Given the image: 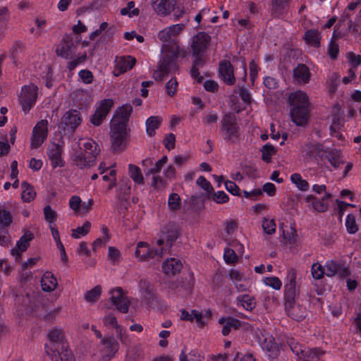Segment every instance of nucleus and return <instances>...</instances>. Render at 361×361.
<instances>
[{"instance_id": "1", "label": "nucleus", "mask_w": 361, "mask_h": 361, "mask_svg": "<svg viewBox=\"0 0 361 361\" xmlns=\"http://www.w3.org/2000/svg\"><path fill=\"white\" fill-rule=\"evenodd\" d=\"M163 58L160 60L157 69L153 73V78L156 80L161 81L169 73L176 71L178 66L176 63V59L180 56L185 57L186 51L179 49L176 42L171 44H164L161 49Z\"/></svg>"}, {"instance_id": "2", "label": "nucleus", "mask_w": 361, "mask_h": 361, "mask_svg": "<svg viewBox=\"0 0 361 361\" xmlns=\"http://www.w3.org/2000/svg\"><path fill=\"white\" fill-rule=\"evenodd\" d=\"M292 121L297 126L305 125L309 119L310 101L307 94L298 90L289 94L288 98Z\"/></svg>"}, {"instance_id": "3", "label": "nucleus", "mask_w": 361, "mask_h": 361, "mask_svg": "<svg viewBox=\"0 0 361 361\" xmlns=\"http://www.w3.org/2000/svg\"><path fill=\"white\" fill-rule=\"evenodd\" d=\"M78 145L80 150H75L71 157L73 164L80 169L94 165L96 157L100 152L98 144L92 140H87Z\"/></svg>"}, {"instance_id": "4", "label": "nucleus", "mask_w": 361, "mask_h": 361, "mask_svg": "<svg viewBox=\"0 0 361 361\" xmlns=\"http://www.w3.org/2000/svg\"><path fill=\"white\" fill-rule=\"evenodd\" d=\"M110 137L111 147L114 152L122 151L126 147L127 138L126 125L118 118L111 121Z\"/></svg>"}, {"instance_id": "5", "label": "nucleus", "mask_w": 361, "mask_h": 361, "mask_svg": "<svg viewBox=\"0 0 361 361\" xmlns=\"http://www.w3.org/2000/svg\"><path fill=\"white\" fill-rule=\"evenodd\" d=\"M49 342L45 345L47 355L52 361L59 360V354L55 353L56 348L66 343L65 334L62 329L52 328L48 333Z\"/></svg>"}, {"instance_id": "6", "label": "nucleus", "mask_w": 361, "mask_h": 361, "mask_svg": "<svg viewBox=\"0 0 361 361\" xmlns=\"http://www.w3.org/2000/svg\"><path fill=\"white\" fill-rule=\"evenodd\" d=\"M220 131L225 140L235 142L239 135V127L235 118L226 114L221 121Z\"/></svg>"}, {"instance_id": "7", "label": "nucleus", "mask_w": 361, "mask_h": 361, "mask_svg": "<svg viewBox=\"0 0 361 361\" xmlns=\"http://www.w3.org/2000/svg\"><path fill=\"white\" fill-rule=\"evenodd\" d=\"M37 92L38 88L34 84H30L22 87L19 101L24 113L29 112L36 103Z\"/></svg>"}, {"instance_id": "8", "label": "nucleus", "mask_w": 361, "mask_h": 361, "mask_svg": "<svg viewBox=\"0 0 361 361\" xmlns=\"http://www.w3.org/2000/svg\"><path fill=\"white\" fill-rule=\"evenodd\" d=\"M178 238V231L173 224H168L164 226L161 230L157 244L161 247L163 252H166L172 246L173 243Z\"/></svg>"}, {"instance_id": "9", "label": "nucleus", "mask_w": 361, "mask_h": 361, "mask_svg": "<svg viewBox=\"0 0 361 361\" xmlns=\"http://www.w3.org/2000/svg\"><path fill=\"white\" fill-rule=\"evenodd\" d=\"M102 346L100 361H110L119 350V343L112 335H106L100 341Z\"/></svg>"}, {"instance_id": "10", "label": "nucleus", "mask_w": 361, "mask_h": 361, "mask_svg": "<svg viewBox=\"0 0 361 361\" xmlns=\"http://www.w3.org/2000/svg\"><path fill=\"white\" fill-rule=\"evenodd\" d=\"M110 302L116 306V308L122 313H127L130 305V301L123 290L116 287L109 291Z\"/></svg>"}, {"instance_id": "11", "label": "nucleus", "mask_w": 361, "mask_h": 361, "mask_svg": "<svg viewBox=\"0 0 361 361\" xmlns=\"http://www.w3.org/2000/svg\"><path fill=\"white\" fill-rule=\"evenodd\" d=\"M76 46L74 44L73 37L70 35L63 37L60 42L56 45V54L65 59H71L75 53Z\"/></svg>"}, {"instance_id": "12", "label": "nucleus", "mask_w": 361, "mask_h": 361, "mask_svg": "<svg viewBox=\"0 0 361 361\" xmlns=\"http://www.w3.org/2000/svg\"><path fill=\"white\" fill-rule=\"evenodd\" d=\"M48 133V121L45 119L39 121L34 127L31 137V147L37 149L46 140Z\"/></svg>"}, {"instance_id": "13", "label": "nucleus", "mask_w": 361, "mask_h": 361, "mask_svg": "<svg viewBox=\"0 0 361 361\" xmlns=\"http://www.w3.org/2000/svg\"><path fill=\"white\" fill-rule=\"evenodd\" d=\"M164 254L163 249L156 250L149 247L144 242H139L137 244L135 255L139 261H147L154 258L156 256L161 257Z\"/></svg>"}, {"instance_id": "14", "label": "nucleus", "mask_w": 361, "mask_h": 361, "mask_svg": "<svg viewBox=\"0 0 361 361\" xmlns=\"http://www.w3.org/2000/svg\"><path fill=\"white\" fill-rule=\"evenodd\" d=\"M114 106L111 99H102L97 107L94 114L92 116L91 122L94 126H99L105 119L107 114Z\"/></svg>"}, {"instance_id": "15", "label": "nucleus", "mask_w": 361, "mask_h": 361, "mask_svg": "<svg viewBox=\"0 0 361 361\" xmlns=\"http://www.w3.org/2000/svg\"><path fill=\"white\" fill-rule=\"evenodd\" d=\"M34 238V235L30 231H26L20 239L16 242V245L13 247L10 253L16 261L18 262L22 257V255L30 246V242Z\"/></svg>"}, {"instance_id": "16", "label": "nucleus", "mask_w": 361, "mask_h": 361, "mask_svg": "<svg viewBox=\"0 0 361 361\" xmlns=\"http://www.w3.org/2000/svg\"><path fill=\"white\" fill-rule=\"evenodd\" d=\"M113 74L118 76L133 68L136 63V59L132 56H116L114 60Z\"/></svg>"}, {"instance_id": "17", "label": "nucleus", "mask_w": 361, "mask_h": 361, "mask_svg": "<svg viewBox=\"0 0 361 361\" xmlns=\"http://www.w3.org/2000/svg\"><path fill=\"white\" fill-rule=\"evenodd\" d=\"M286 311L289 317L296 321H301L307 315V310L299 303H296L294 298H286Z\"/></svg>"}, {"instance_id": "18", "label": "nucleus", "mask_w": 361, "mask_h": 361, "mask_svg": "<svg viewBox=\"0 0 361 361\" xmlns=\"http://www.w3.org/2000/svg\"><path fill=\"white\" fill-rule=\"evenodd\" d=\"M185 25L183 23L173 25L159 31L158 38L164 44H171L176 38L183 30Z\"/></svg>"}, {"instance_id": "19", "label": "nucleus", "mask_w": 361, "mask_h": 361, "mask_svg": "<svg viewBox=\"0 0 361 361\" xmlns=\"http://www.w3.org/2000/svg\"><path fill=\"white\" fill-rule=\"evenodd\" d=\"M210 40L208 34L204 32H200L192 39L191 48L193 56L202 55L207 49Z\"/></svg>"}, {"instance_id": "20", "label": "nucleus", "mask_w": 361, "mask_h": 361, "mask_svg": "<svg viewBox=\"0 0 361 361\" xmlns=\"http://www.w3.org/2000/svg\"><path fill=\"white\" fill-rule=\"evenodd\" d=\"M324 267L325 274L329 277L334 276L336 274L341 277H346L350 274L348 269L343 264L334 260L327 261Z\"/></svg>"}, {"instance_id": "21", "label": "nucleus", "mask_w": 361, "mask_h": 361, "mask_svg": "<svg viewBox=\"0 0 361 361\" xmlns=\"http://www.w3.org/2000/svg\"><path fill=\"white\" fill-rule=\"evenodd\" d=\"M63 149L61 145L56 143H51L47 149V154L53 168L62 167L64 162L62 159Z\"/></svg>"}, {"instance_id": "22", "label": "nucleus", "mask_w": 361, "mask_h": 361, "mask_svg": "<svg viewBox=\"0 0 361 361\" xmlns=\"http://www.w3.org/2000/svg\"><path fill=\"white\" fill-rule=\"evenodd\" d=\"M176 0H152L151 5L155 13L160 16H167L171 13Z\"/></svg>"}, {"instance_id": "23", "label": "nucleus", "mask_w": 361, "mask_h": 361, "mask_svg": "<svg viewBox=\"0 0 361 361\" xmlns=\"http://www.w3.org/2000/svg\"><path fill=\"white\" fill-rule=\"evenodd\" d=\"M311 73L305 64H298L293 69V82L298 85H305L310 80Z\"/></svg>"}, {"instance_id": "24", "label": "nucleus", "mask_w": 361, "mask_h": 361, "mask_svg": "<svg viewBox=\"0 0 361 361\" xmlns=\"http://www.w3.org/2000/svg\"><path fill=\"white\" fill-rule=\"evenodd\" d=\"M331 194L326 192L322 199H318L312 195L305 196V200L307 202H312L313 209L319 212H324L329 207L328 201L331 199Z\"/></svg>"}, {"instance_id": "25", "label": "nucleus", "mask_w": 361, "mask_h": 361, "mask_svg": "<svg viewBox=\"0 0 361 361\" xmlns=\"http://www.w3.org/2000/svg\"><path fill=\"white\" fill-rule=\"evenodd\" d=\"M296 276L297 272L295 269L291 268L288 271L287 283L284 286L286 298H295L297 294Z\"/></svg>"}, {"instance_id": "26", "label": "nucleus", "mask_w": 361, "mask_h": 361, "mask_svg": "<svg viewBox=\"0 0 361 361\" xmlns=\"http://www.w3.org/2000/svg\"><path fill=\"white\" fill-rule=\"evenodd\" d=\"M219 74L227 85H232L235 83L233 68L229 61H224L220 63Z\"/></svg>"}, {"instance_id": "27", "label": "nucleus", "mask_w": 361, "mask_h": 361, "mask_svg": "<svg viewBox=\"0 0 361 361\" xmlns=\"http://www.w3.org/2000/svg\"><path fill=\"white\" fill-rule=\"evenodd\" d=\"M62 121L66 126L75 130L80 125L82 118L80 114L74 110L66 112L62 117Z\"/></svg>"}, {"instance_id": "28", "label": "nucleus", "mask_w": 361, "mask_h": 361, "mask_svg": "<svg viewBox=\"0 0 361 361\" xmlns=\"http://www.w3.org/2000/svg\"><path fill=\"white\" fill-rule=\"evenodd\" d=\"M182 266L180 260L171 258L164 262L162 269L166 275L173 276L180 271Z\"/></svg>"}, {"instance_id": "29", "label": "nucleus", "mask_w": 361, "mask_h": 361, "mask_svg": "<svg viewBox=\"0 0 361 361\" xmlns=\"http://www.w3.org/2000/svg\"><path fill=\"white\" fill-rule=\"evenodd\" d=\"M57 285V279L51 272L44 274L41 279V286L44 291L51 292L56 288Z\"/></svg>"}, {"instance_id": "30", "label": "nucleus", "mask_w": 361, "mask_h": 361, "mask_svg": "<svg viewBox=\"0 0 361 361\" xmlns=\"http://www.w3.org/2000/svg\"><path fill=\"white\" fill-rule=\"evenodd\" d=\"M262 337L258 338V341L262 348L267 350L269 352H271L274 354V357L277 355L278 347L276 343L272 336H266L265 334L261 333Z\"/></svg>"}, {"instance_id": "31", "label": "nucleus", "mask_w": 361, "mask_h": 361, "mask_svg": "<svg viewBox=\"0 0 361 361\" xmlns=\"http://www.w3.org/2000/svg\"><path fill=\"white\" fill-rule=\"evenodd\" d=\"M325 157L334 169H338L344 164L342 154L340 150L334 149L325 151Z\"/></svg>"}, {"instance_id": "32", "label": "nucleus", "mask_w": 361, "mask_h": 361, "mask_svg": "<svg viewBox=\"0 0 361 361\" xmlns=\"http://www.w3.org/2000/svg\"><path fill=\"white\" fill-rule=\"evenodd\" d=\"M219 322L223 326L221 332L224 336H227L231 332V329H236L240 326L239 320L231 317H222Z\"/></svg>"}, {"instance_id": "33", "label": "nucleus", "mask_w": 361, "mask_h": 361, "mask_svg": "<svg viewBox=\"0 0 361 361\" xmlns=\"http://www.w3.org/2000/svg\"><path fill=\"white\" fill-rule=\"evenodd\" d=\"M291 0H271L272 13L280 17L286 13Z\"/></svg>"}, {"instance_id": "34", "label": "nucleus", "mask_w": 361, "mask_h": 361, "mask_svg": "<svg viewBox=\"0 0 361 361\" xmlns=\"http://www.w3.org/2000/svg\"><path fill=\"white\" fill-rule=\"evenodd\" d=\"M13 221V216L9 210H8L6 204H0V226L8 228Z\"/></svg>"}, {"instance_id": "35", "label": "nucleus", "mask_w": 361, "mask_h": 361, "mask_svg": "<svg viewBox=\"0 0 361 361\" xmlns=\"http://www.w3.org/2000/svg\"><path fill=\"white\" fill-rule=\"evenodd\" d=\"M128 175L135 184L142 185L144 183V176L137 166L130 164L128 165Z\"/></svg>"}, {"instance_id": "36", "label": "nucleus", "mask_w": 361, "mask_h": 361, "mask_svg": "<svg viewBox=\"0 0 361 361\" xmlns=\"http://www.w3.org/2000/svg\"><path fill=\"white\" fill-rule=\"evenodd\" d=\"M291 183L300 191L306 192L309 190L310 185L308 182L303 179L302 176L298 173H293L290 177Z\"/></svg>"}, {"instance_id": "37", "label": "nucleus", "mask_w": 361, "mask_h": 361, "mask_svg": "<svg viewBox=\"0 0 361 361\" xmlns=\"http://www.w3.org/2000/svg\"><path fill=\"white\" fill-rule=\"evenodd\" d=\"M133 111V107L130 104H125L116 111V114L113 118H118L127 126V121Z\"/></svg>"}, {"instance_id": "38", "label": "nucleus", "mask_w": 361, "mask_h": 361, "mask_svg": "<svg viewBox=\"0 0 361 361\" xmlns=\"http://www.w3.org/2000/svg\"><path fill=\"white\" fill-rule=\"evenodd\" d=\"M306 42L313 47H318L320 45V34L317 30H310L305 34Z\"/></svg>"}, {"instance_id": "39", "label": "nucleus", "mask_w": 361, "mask_h": 361, "mask_svg": "<svg viewBox=\"0 0 361 361\" xmlns=\"http://www.w3.org/2000/svg\"><path fill=\"white\" fill-rule=\"evenodd\" d=\"M21 188L23 189L21 198L24 202H30L35 199L36 192L29 183L23 182L21 183Z\"/></svg>"}, {"instance_id": "40", "label": "nucleus", "mask_w": 361, "mask_h": 361, "mask_svg": "<svg viewBox=\"0 0 361 361\" xmlns=\"http://www.w3.org/2000/svg\"><path fill=\"white\" fill-rule=\"evenodd\" d=\"M162 118L159 116H150L146 121V131L149 136L155 133V130L159 128Z\"/></svg>"}, {"instance_id": "41", "label": "nucleus", "mask_w": 361, "mask_h": 361, "mask_svg": "<svg viewBox=\"0 0 361 361\" xmlns=\"http://www.w3.org/2000/svg\"><path fill=\"white\" fill-rule=\"evenodd\" d=\"M322 151V146L317 142H311L302 147V153L309 157L320 155Z\"/></svg>"}, {"instance_id": "42", "label": "nucleus", "mask_w": 361, "mask_h": 361, "mask_svg": "<svg viewBox=\"0 0 361 361\" xmlns=\"http://www.w3.org/2000/svg\"><path fill=\"white\" fill-rule=\"evenodd\" d=\"M324 354V352L317 349L304 350V355H301L300 359H303L305 361H319L321 356Z\"/></svg>"}, {"instance_id": "43", "label": "nucleus", "mask_w": 361, "mask_h": 361, "mask_svg": "<svg viewBox=\"0 0 361 361\" xmlns=\"http://www.w3.org/2000/svg\"><path fill=\"white\" fill-rule=\"evenodd\" d=\"M55 353L59 354V360L61 359L62 361H72L73 360V355L68 348L67 342L60 345L59 348H56Z\"/></svg>"}, {"instance_id": "44", "label": "nucleus", "mask_w": 361, "mask_h": 361, "mask_svg": "<svg viewBox=\"0 0 361 361\" xmlns=\"http://www.w3.org/2000/svg\"><path fill=\"white\" fill-rule=\"evenodd\" d=\"M104 326L114 331L121 325L118 324L116 317L113 313H107L102 319Z\"/></svg>"}, {"instance_id": "45", "label": "nucleus", "mask_w": 361, "mask_h": 361, "mask_svg": "<svg viewBox=\"0 0 361 361\" xmlns=\"http://www.w3.org/2000/svg\"><path fill=\"white\" fill-rule=\"evenodd\" d=\"M115 334L117 338L120 341L121 344L125 346H129L131 343V338L128 334L126 329L121 326L115 330Z\"/></svg>"}, {"instance_id": "46", "label": "nucleus", "mask_w": 361, "mask_h": 361, "mask_svg": "<svg viewBox=\"0 0 361 361\" xmlns=\"http://www.w3.org/2000/svg\"><path fill=\"white\" fill-rule=\"evenodd\" d=\"M238 302L247 310L252 311L255 307V301L252 297L248 295H243L238 297Z\"/></svg>"}, {"instance_id": "47", "label": "nucleus", "mask_w": 361, "mask_h": 361, "mask_svg": "<svg viewBox=\"0 0 361 361\" xmlns=\"http://www.w3.org/2000/svg\"><path fill=\"white\" fill-rule=\"evenodd\" d=\"M102 294V287L99 285L94 286L92 289L88 290L85 295V299L90 303L97 302Z\"/></svg>"}, {"instance_id": "48", "label": "nucleus", "mask_w": 361, "mask_h": 361, "mask_svg": "<svg viewBox=\"0 0 361 361\" xmlns=\"http://www.w3.org/2000/svg\"><path fill=\"white\" fill-rule=\"evenodd\" d=\"M90 228L91 224L89 221H85L82 226L71 230V236L75 239L85 236L89 233Z\"/></svg>"}, {"instance_id": "49", "label": "nucleus", "mask_w": 361, "mask_h": 361, "mask_svg": "<svg viewBox=\"0 0 361 361\" xmlns=\"http://www.w3.org/2000/svg\"><path fill=\"white\" fill-rule=\"evenodd\" d=\"M122 16H128L129 17L137 16L140 13L138 8H135L134 1H129L127 6L121 9L120 11Z\"/></svg>"}, {"instance_id": "50", "label": "nucleus", "mask_w": 361, "mask_h": 361, "mask_svg": "<svg viewBox=\"0 0 361 361\" xmlns=\"http://www.w3.org/2000/svg\"><path fill=\"white\" fill-rule=\"evenodd\" d=\"M311 274L314 279H321L325 274V267L318 262L314 263L311 267Z\"/></svg>"}, {"instance_id": "51", "label": "nucleus", "mask_w": 361, "mask_h": 361, "mask_svg": "<svg viewBox=\"0 0 361 361\" xmlns=\"http://www.w3.org/2000/svg\"><path fill=\"white\" fill-rule=\"evenodd\" d=\"M168 157L167 156H163L160 159H159L154 164V166L148 170L147 172V175L152 174L156 175L160 173L163 166L167 163Z\"/></svg>"}, {"instance_id": "52", "label": "nucleus", "mask_w": 361, "mask_h": 361, "mask_svg": "<svg viewBox=\"0 0 361 361\" xmlns=\"http://www.w3.org/2000/svg\"><path fill=\"white\" fill-rule=\"evenodd\" d=\"M345 226L348 232L354 234L358 231V226L356 223L355 217L353 214H348L345 220Z\"/></svg>"}, {"instance_id": "53", "label": "nucleus", "mask_w": 361, "mask_h": 361, "mask_svg": "<svg viewBox=\"0 0 361 361\" xmlns=\"http://www.w3.org/2000/svg\"><path fill=\"white\" fill-rule=\"evenodd\" d=\"M262 228L264 232L268 235H272L276 231V224L274 219L264 218L262 221Z\"/></svg>"}, {"instance_id": "54", "label": "nucleus", "mask_w": 361, "mask_h": 361, "mask_svg": "<svg viewBox=\"0 0 361 361\" xmlns=\"http://www.w3.org/2000/svg\"><path fill=\"white\" fill-rule=\"evenodd\" d=\"M287 343L289 345L291 350L300 358L301 355H304L305 348L295 341L293 338H288L287 339Z\"/></svg>"}, {"instance_id": "55", "label": "nucleus", "mask_w": 361, "mask_h": 361, "mask_svg": "<svg viewBox=\"0 0 361 361\" xmlns=\"http://www.w3.org/2000/svg\"><path fill=\"white\" fill-rule=\"evenodd\" d=\"M168 205L171 210L175 211L180 208V197L177 193H171L168 200Z\"/></svg>"}, {"instance_id": "56", "label": "nucleus", "mask_w": 361, "mask_h": 361, "mask_svg": "<svg viewBox=\"0 0 361 361\" xmlns=\"http://www.w3.org/2000/svg\"><path fill=\"white\" fill-rule=\"evenodd\" d=\"M238 255L234 250L227 247L224 250V258L227 264H232L237 261Z\"/></svg>"}, {"instance_id": "57", "label": "nucleus", "mask_w": 361, "mask_h": 361, "mask_svg": "<svg viewBox=\"0 0 361 361\" xmlns=\"http://www.w3.org/2000/svg\"><path fill=\"white\" fill-rule=\"evenodd\" d=\"M348 63L351 68L355 70L358 66L361 64V56L354 54L353 52H348L346 54Z\"/></svg>"}, {"instance_id": "58", "label": "nucleus", "mask_w": 361, "mask_h": 361, "mask_svg": "<svg viewBox=\"0 0 361 361\" xmlns=\"http://www.w3.org/2000/svg\"><path fill=\"white\" fill-rule=\"evenodd\" d=\"M190 318H191V319H189L190 322H192L195 321L200 327H203L205 325L204 315L202 312L198 310H193L190 312Z\"/></svg>"}, {"instance_id": "59", "label": "nucleus", "mask_w": 361, "mask_h": 361, "mask_svg": "<svg viewBox=\"0 0 361 361\" xmlns=\"http://www.w3.org/2000/svg\"><path fill=\"white\" fill-rule=\"evenodd\" d=\"M178 82L175 78H172L169 80L165 86L167 94L170 97H173L176 92Z\"/></svg>"}, {"instance_id": "60", "label": "nucleus", "mask_w": 361, "mask_h": 361, "mask_svg": "<svg viewBox=\"0 0 361 361\" xmlns=\"http://www.w3.org/2000/svg\"><path fill=\"white\" fill-rule=\"evenodd\" d=\"M264 283L275 290H279L282 286L281 280L276 276L267 277L264 279Z\"/></svg>"}, {"instance_id": "61", "label": "nucleus", "mask_w": 361, "mask_h": 361, "mask_svg": "<svg viewBox=\"0 0 361 361\" xmlns=\"http://www.w3.org/2000/svg\"><path fill=\"white\" fill-rule=\"evenodd\" d=\"M171 13H173V16L175 20H178L180 18L187 16V13L184 6L179 4L176 5V4L174 6H173Z\"/></svg>"}, {"instance_id": "62", "label": "nucleus", "mask_w": 361, "mask_h": 361, "mask_svg": "<svg viewBox=\"0 0 361 361\" xmlns=\"http://www.w3.org/2000/svg\"><path fill=\"white\" fill-rule=\"evenodd\" d=\"M262 159L269 162L271 160V157L275 153L274 147L271 145H265L263 146L262 149Z\"/></svg>"}, {"instance_id": "63", "label": "nucleus", "mask_w": 361, "mask_h": 361, "mask_svg": "<svg viewBox=\"0 0 361 361\" xmlns=\"http://www.w3.org/2000/svg\"><path fill=\"white\" fill-rule=\"evenodd\" d=\"M44 219L49 224H53L56 219V213L50 206H46L44 208Z\"/></svg>"}, {"instance_id": "64", "label": "nucleus", "mask_w": 361, "mask_h": 361, "mask_svg": "<svg viewBox=\"0 0 361 361\" xmlns=\"http://www.w3.org/2000/svg\"><path fill=\"white\" fill-rule=\"evenodd\" d=\"M219 120V116L216 113H209L202 118V123L205 126H211L215 124Z\"/></svg>"}]
</instances>
